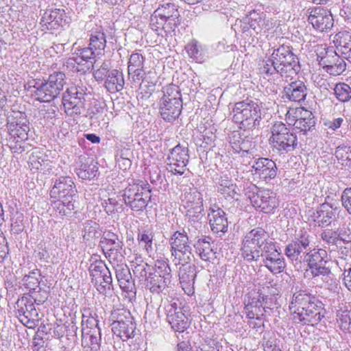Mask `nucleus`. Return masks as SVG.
<instances>
[{
	"label": "nucleus",
	"mask_w": 351,
	"mask_h": 351,
	"mask_svg": "<svg viewBox=\"0 0 351 351\" xmlns=\"http://www.w3.org/2000/svg\"><path fill=\"white\" fill-rule=\"evenodd\" d=\"M300 70L297 56L290 46L281 45L274 48L269 58L261 68V71L267 75L278 73L286 78L295 75Z\"/></svg>",
	"instance_id": "obj_1"
},
{
	"label": "nucleus",
	"mask_w": 351,
	"mask_h": 351,
	"mask_svg": "<svg viewBox=\"0 0 351 351\" xmlns=\"http://www.w3.org/2000/svg\"><path fill=\"white\" fill-rule=\"evenodd\" d=\"M272 241L269 233L261 227L246 232L241 242V255L247 261H258Z\"/></svg>",
	"instance_id": "obj_2"
},
{
	"label": "nucleus",
	"mask_w": 351,
	"mask_h": 351,
	"mask_svg": "<svg viewBox=\"0 0 351 351\" xmlns=\"http://www.w3.org/2000/svg\"><path fill=\"white\" fill-rule=\"evenodd\" d=\"M261 104L257 100L245 99L234 104L232 119L243 130H253L261 120Z\"/></svg>",
	"instance_id": "obj_3"
},
{
	"label": "nucleus",
	"mask_w": 351,
	"mask_h": 351,
	"mask_svg": "<svg viewBox=\"0 0 351 351\" xmlns=\"http://www.w3.org/2000/svg\"><path fill=\"white\" fill-rule=\"evenodd\" d=\"M65 84V74L62 72H53L47 80L36 82L34 95L40 102H50L60 95Z\"/></svg>",
	"instance_id": "obj_4"
},
{
	"label": "nucleus",
	"mask_w": 351,
	"mask_h": 351,
	"mask_svg": "<svg viewBox=\"0 0 351 351\" xmlns=\"http://www.w3.org/2000/svg\"><path fill=\"white\" fill-rule=\"evenodd\" d=\"M151 189L146 181L138 180L129 184L123 191V199L125 204L134 211H142L146 208L150 199Z\"/></svg>",
	"instance_id": "obj_5"
},
{
	"label": "nucleus",
	"mask_w": 351,
	"mask_h": 351,
	"mask_svg": "<svg viewBox=\"0 0 351 351\" xmlns=\"http://www.w3.org/2000/svg\"><path fill=\"white\" fill-rule=\"evenodd\" d=\"M110 320L113 333L123 341L134 337L136 324L130 311L124 308L114 309L111 313Z\"/></svg>",
	"instance_id": "obj_6"
},
{
	"label": "nucleus",
	"mask_w": 351,
	"mask_h": 351,
	"mask_svg": "<svg viewBox=\"0 0 351 351\" xmlns=\"http://www.w3.org/2000/svg\"><path fill=\"white\" fill-rule=\"evenodd\" d=\"M172 262L176 265L189 263L192 256V249L189 237L184 230L176 231L169 239Z\"/></svg>",
	"instance_id": "obj_7"
},
{
	"label": "nucleus",
	"mask_w": 351,
	"mask_h": 351,
	"mask_svg": "<svg viewBox=\"0 0 351 351\" xmlns=\"http://www.w3.org/2000/svg\"><path fill=\"white\" fill-rule=\"evenodd\" d=\"M167 320L176 332H182L189 326L187 310L179 299H172L165 305Z\"/></svg>",
	"instance_id": "obj_8"
},
{
	"label": "nucleus",
	"mask_w": 351,
	"mask_h": 351,
	"mask_svg": "<svg viewBox=\"0 0 351 351\" xmlns=\"http://www.w3.org/2000/svg\"><path fill=\"white\" fill-rule=\"evenodd\" d=\"M270 140L274 148L287 153L293 152L298 143L296 135L281 122L276 123L272 126Z\"/></svg>",
	"instance_id": "obj_9"
},
{
	"label": "nucleus",
	"mask_w": 351,
	"mask_h": 351,
	"mask_svg": "<svg viewBox=\"0 0 351 351\" xmlns=\"http://www.w3.org/2000/svg\"><path fill=\"white\" fill-rule=\"evenodd\" d=\"M34 303L31 298L23 296L18 299L14 305L16 317L21 324L29 328L36 327L40 319Z\"/></svg>",
	"instance_id": "obj_10"
},
{
	"label": "nucleus",
	"mask_w": 351,
	"mask_h": 351,
	"mask_svg": "<svg viewBox=\"0 0 351 351\" xmlns=\"http://www.w3.org/2000/svg\"><path fill=\"white\" fill-rule=\"evenodd\" d=\"M189 161V149L187 145L178 144L170 149L166 165L169 172L182 175Z\"/></svg>",
	"instance_id": "obj_11"
},
{
	"label": "nucleus",
	"mask_w": 351,
	"mask_h": 351,
	"mask_svg": "<svg viewBox=\"0 0 351 351\" xmlns=\"http://www.w3.org/2000/svg\"><path fill=\"white\" fill-rule=\"evenodd\" d=\"M328 253L323 249H313L307 252L304 257V261L308 263V266L313 277L322 276H328L331 274L328 263Z\"/></svg>",
	"instance_id": "obj_12"
},
{
	"label": "nucleus",
	"mask_w": 351,
	"mask_h": 351,
	"mask_svg": "<svg viewBox=\"0 0 351 351\" xmlns=\"http://www.w3.org/2000/svg\"><path fill=\"white\" fill-rule=\"evenodd\" d=\"M252 205L257 210L271 213L279 206V199L275 192L269 189H259L249 196Z\"/></svg>",
	"instance_id": "obj_13"
},
{
	"label": "nucleus",
	"mask_w": 351,
	"mask_h": 351,
	"mask_svg": "<svg viewBox=\"0 0 351 351\" xmlns=\"http://www.w3.org/2000/svg\"><path fill=\"white\" fill-rule=\"evenodd\" d=\"M184 208L186 209V220L189 226H191L195 230L201 228V219L202 218L203 199L199 193H194L190 195L186 201Z\"/></svg>",
	"instance_id": "obj_14"
},
{
	"label": "nucleus",
	"mask_w": 351,
	"mask_h": 351,
	"mask_svg": "<svg viewBox=\"0 0 351 351\" xmlns=\"http://www.w3.org/2000/svg\"><path fill=\"white\" fill-rule=\"evenodd\" d=\"M40 272L38 269L30 271L22 279L23 286L29 291V297L37 305L43 304L47 299L48 294L40 287Z\"/></svg>",
	"instance_id": "obj_15"
},
{
	"label": "nucleus",
	"mask_w": 351,
	"mask_h": 351,
	"mask_svg": "<svg viewBox=\"0 0 351 351\" xmlns=\"http://www.w3.org/2000/svg\"><path fill=\"white\" fill-rule=\"evenodd\" d=\"M12 118H8L7 128L10 138L16 141L25 142L28 138L29 122L25 114L21 112H14Z\"/></svg>",
	"instance_id": "obj_16"
},
{
	"label": "nucleus",
	"mask_w": 351,
	"mask_h": 351,
	"mask_svg": "<svg viewBox=\"0 0 351 351\" xmlns=\"http://www.w3.org/2000/svg\"><path fill=\"white\" fill-rule=\"evenodd\" d=\"M310 235L307 231L300 230L294 239L286 246L285 253L292 261H297L302 254L304 256L310 247Z\"/></svg>",
	"instance_id": "obj_17"
},
{
	"label": "nucleus",
	"mask_w": 351,
	"mask_h": 351,
	"mask_svg": "<svg viewBox=\"0 0 351 351\" xmlns=\"http://www.w3.org/2000/svg\"><path fill=\"white\" fill-rule=\"evenodd\" d=\"M97 53L90 47L77 49L73 53V56L66 60V66H73V69L77 71H85L93 67L92 59Z\"/></svg>",
	"instance_id": "obj_18"
},
{
	"label": "nucleus",
	"mask_w": 351,
	"mask_h": 351,
	"mask_svg": "<svg viewBox=\"0 0 351 351\" xmlns=\"http://www.w3.org/2000/svg\"><path fill=\"white\" fill-rule=\"evenodd\" d=\"M286 119L289 124H292L295 128L303 132L309 130L315 123L311 112L303 108L290 109L286 114Z\"/></svg>",
	"instance_id": "obj_19"
},
{
	"label": "nucleus",
	"mask_w": 351,
	"mask_h": 351,
	"mask_svg": "<svg viewBox=\"0 0 351 351\" xmlns=\"http://www.w3.org/2000/svg\"><path fill=\"white\" fill-rule=\"evenodd\" d=\"M77 189L72 178L61 176L54 181V184L50 191V195L53 198H64L74 200Z\"/></svg>",
	"instance_id": "obj_20"
},
{
	"label": "nucleus",
	"mask_w": 351,
	"mask_h": 351,
	"mask_svg": "<svg viewBox=\"0 0 351 351\" xmlns=\"http://www.w3.org/2000/svg\"><path fill=\"white\" fill-rule=\"evenodd\" d=\"M261 258L263 259L264 265L274 274H279L285 268V258L277 250L273 241L269 243V246H266V250Z\"/></svg>",
	"instance_id": "obj_21"
},
{
	"label": "nucleus",
	"mask_w": 351,
	"mask_h": 351,
	"mask_svg": "<svg viewBox=\"0 0 351 351\" xmlns=\"http://www.w3.org/2000/svg\"><path fill=\"white\" fill-rule=\"evenodd\" d=\"M250 171L252 175L258 176L265 181L276 178L278 168L272 160L267 158H258L252 165Z\"/></svg>",
	"instance_id": "obj_22"
},
{
	"label": "nucleus",
	"mask_w": 351,
	"mask_h": 351,
	"mask_svg": "<svg viewBox=\"0 0 351 351\" xmlns=\"http://www.w3.org/2000/svg\"><path fill=\"white\" fill-rule=\"evenodd\" d=\"M180 18L168 16L158 13H154L151 15L149 25L152 30L157 32L159 35L162 31L167 34H171L180 24Z\"/></svg>",
	"instance_id": "obj_23"
},
{
	"label": "nucleus",
	"mask_w": 351,
	"mask_h": 351,
	"mask_svg": "<svg viewBox=\"0 0 351 351\" xmlns=\"http://www.w3.org/2000/svg\"><path fill=\"white\" fill-rule=\"evenodd\" d=\"M308 21L315 29L320 32L327 31L333 25L332 14L322 7L312 9L309 12Z\"/></svg>",
	"instance_id": "obj_24"
},
{
	"label": "nucleus",
	"mask_w": 351,
	"mask_h": 351,
	"mask_svg": "<svg viewBox=\"0 0 351 351\" xmlns=\"http://www.w3.org/2000/svg\"><path fill=\"white\" fill-rule=\"evenodd\" d=\"M308 92V89L302 80H291L283 88L282 98L301 104L306 99Z\"/></svg>",
	"instance_id": "obj_25"
},
{
	"label": "nucleus",
	"mask_w": 351,
	"mask_h": 351,
	"mask_svg": "<svg viewBox=\"0 0 351 351\" xmlns=\"http://www.w3.org/2000/svg\"><path fill=\"white\" fill-rule=\"evenodd\" d=\"M322 303L319 300L305 308L302 313L298 312L293 319L295 322L314 326L317 324L324 317Z\"/></svg>",
	"instance_id": "obj_26"
},
{
	"label": "nucleus",
	"mask_w": 351,
	"mask_h": 351,
	"mask_svg": "<svg viewBox=\"0 0 351 351\" xmlns=\"http://www.w3.org/2000/svg\"><path fill=\"white\" fill-rule=\"evenodd\" d=\"M319 64L327 73L334 76L341 74L346 69L343 59L334 51L326 52L319 60Z\"/></svg>",
	"instance_id": "obj_27"
},
{
	"label": "nucleus",
	"mask_w": 351,
	"mask_h": 351,
	"mask_svg": "<svg viewBox=\"0 0 351 351\" xmlns=\"http://www.w3.org/2000/svg\"><path fill=\"white\" fill-rule=\"evenodd\" d=\"M318 300L314 295L309 293L307 290H300L295 292L292 297L291 301L289 304V308L292 313L293 317L296 315L298 312L302 313L305 308L309 306Z\"/></svg>",
	"instance_id": "obj_28"
},
{
	"label": "nucleus",
	"mask_w": 351,
	"mask_h": 351,
	"mask_svg": "<svg viewBox=\"0 0 351 351\" xmlns=\"http://www.w3.org/2000/svg\"><path fill=\"white\" fill-rule=\"evenodd\" d=\"M100 246L106 257L112 258V254H121L123 242L116 234L110 230H106L101 239Z\"/></svg>",
	"instance_id": "obj_29"
},
{
	"label": "nucleus",
	"mask_w": 351,
	"mask_h": 351,
	"mask_svg": "<svg viewBox=\"0 0 351 351\" xmlns=\"http://www.w3.org/2000/svg\"><path fill=\"white\" fill-rule=\"evenodd\" d=\"M209 223L214 233L224 234L228 230V219L223 210L217 205L212 206L208 213Z\"/></svg>",
	"instance_id": "obj_30"
},
{
	"label": "nucleus",
	"mask_w": 351,
	"mask_h": 351,
	"mask_svg": "<svg viewBox=\"0 0 351 351\" xmlns=\"http://www.w3.org/2000/svg\"><path fill=\"white\" fill-rule=\"evenodd\" d=\"M115 274L120 288L126 292L129 296H134L135 285L130 269L126 265H117L115 267Z\"/></svg>",
	"instance_id": "obj_31"
},
{
	"label": "nucleus",
	"mask_w": 351,
	"mask_h": 351,
	"mask_svg": "<svg viewBox=\"0 0 351 351\" xmlns=\"http://www.w3.org/2000/svg\"><path fill=\"white\" fill-rule=\"evenodd\" d=\"M28 164L32 170L43 171L44 173H49L52 167V162L49 156L39 148L33 149Z\"/></svg>",
	"instance_id": "obj_32"
},
{
	"label": "nucleus",
	"mask_w": 351,
	"mask_h": 351,
	"mask_svg": "<svg viewBox=\"0 0 351 351\" xmlns=\"http://www.w3.org/2000/svg\"><path fill=\"white\" fill-rule=\"evenodd\" d=\"M247 21L251 29L257 34L261 32L265 33L276 25V21L274 19H266L265 14L263 12L258 13L255 11L250 12Z\"/></svg>",
	"instance_id": "obj_33"
},
{
	"label": "nucleus",
	"mask_w": 351,
	"mask_h": 351,
	"mask_svg": "<svg viewBox=\"0 0 351 351\" xmlns=\"http://www.w3.org/2000/svg\"><path fill=\"white\" fill-rule=\"evenodd\" d=\"M144 62L145 58L141 53L133 52L130 55L128 63V71L134 81H140L144 78Z\"/></svg>",
	"instance_id": "obj_34"
},
{
	"label": "nucleus",
	"mask_w": 351,
	"mask_h": 351,
	"mask_svg": "<svg viewBox=\"0 0 351 351\" xmlns=\"http://www.w3.org/2000/svg\"><path fill=\"white\" fill-rule=\"evenodd\" d=\"M80 165L75 169V172L80 178L83 180H91L97 176L98 167L93 160L80 156L78 158Z\"/></svg>",
	"instance_id": "obj_35"
},
{
	"label": "nucleus",
	"mask_w": 351,
	"mask_h": 351,
	"mask_svg": "<svg viewBox=\"0 0 351 351\" xmlns=\"http://www.w3.org/2000/svg\"><path fill=\"white\" fill-rule=\"evenodd\" d=\"M89 271L93 284L101 283V280H104L106 286L109 285L111 273L103 261H96L93 263L89 267Z\"/></svg>",
	"instance_id": "obj_36"
},
{
	"label": "nucleus",
	"mask_w": 351,
	"mask_h": 351,
	"mask_svg": "<svg viewBox=\"0 0 351 351\" xmlns=\"http://www.w3.org/2000/svg\"><path fill=\"white\" fill-rule=\"evenodd\" d=\"M182 102L178 100L160 101V113L163 119L167 121L176 120L181 113Z\"/></svg>",
	"instance_id": "obj_37"
},
{
	"label": "nucleus",
	"mask_w": 351,
	"mask_h": 351,
	"mask_svg": "<svg viewBox=\"0 0 351 351\" xmlns=\"http://www.w3.org/2000/svg\"><path fill=\"white\" fill-rule=\"evenodd\" d=\"M171 276L150 274L147 278L146 287L153 293L162 292L171 282Z\"/></svg>",
	"instance_id": "obj_38"
},
{
	"label": "nucleus",
	"mask_w": 351,
	"mask_h": 351,
	"mask_svg": "<svg viewBox=\"0 0 351 351\" xmlns=\"http://www.w3.org/2000/svg\"><path fill=\"white\" fill-rule=\"evenodd\" d=\"M189 263H182L179 264L182 265L179 271V278L184 289L192 287L196 278L195 266Z\"/></svg>",
	"instance_id": "obj_39"
},
{
	"label": "nucleus",
	"mask_w": 351,
	"mask_h": 351,
	"mask_svg": "<svg viewBox=\"0 0 351 351\" xmlns=\"http://www.w3.org/2000/svg\"><path fill=\"white\" fill-rule=\"evenodd\" d=\"M62 104L65 113L68 116L72 117L81 114L82 110L84 108V101L71 97L69 94L64 93Z\"/></svg>",
	"instance_id": "obj_40"
},
{
	"label": "nucleus",
	"mask_w": 351,
	"mask_h": 351,
	"mask_svg": "<svg viewBox=\"0 0 351 351\" xmlns=\"http://www.w3.org/2000/svg\"><path fill=\"white\" fill-rule=\"evenodd\" d=\"M124 79L122 73L113 69L108 73L105 81V87L110 93H114L121 91L124 86Z\"/></svg>",
	"instance_id": "obj_41"
},
{
	"label": "nucleus",
	"mask_w": 351,
	"mask_h": 351,
	"mask_svg": "<svg viewBox=\"0 0 351 351\" xmlns=\"http://www.w3.org/2000/svg\"><path fill=\"white\" fill-rule=\"evenodd\" d=\"M106 46V35L101 27L93 30L90 34L89 47L97 55H101Z\"/></svg>",
	"instance_id": "obj_42"
},
{
	"label": "nucleus",
	"mask_w": 351,
	"mask_h": 351,
	"mask_svg": "<svg viewBox=\"0 0 351 351\" xmlns=\"http://www.w3.org/2000/svg\"><path fill=\"white\" fill-rule=\"evenodd\" d=\"M217 186L218 191L225 197L233 198L237 194V186L227 174L220 176L217 182Z\"/></svg>",
	"instance_id": "obj_43"
},
{
	"label": "nucleus",
	"mask_w": 351,
	"mask_h": 351,
	"mask_svg": "<svg viewBox=\"0 0 351 351\" xmlns=\"http://www.w3.org/2000/svg\"><path fill=\"white\" fill-rule=\"evenodd\" d=\"M199 258L205 262H212L216 258L213 246L206 239L199 240L195 245Z\"/></svg>",
	"instance_id": "obj_44"
},
{
	"label": "nucleus",
	"mask_w": 351,
	"mask_h": 351,
	"mask_svg": "<svg viewBox=\"0 0 351 351\" xmlns=\"http://www.w3.org/2000/svg\"><path fill=\"white\" fill-rule=\"evenodd\" d=\"M63 14V10H48L44 13L41 21L45 25H48L50 26V28H56V26L61 24Z\"/></svg>",
	"instance_id": "obj_45"
},
{
	"label": "nucleus",
	"mask_w": 351,
	"mask_h": 351,
	"mask_svg": "<svg viewBox=\"0 0 351 351\" xmlns=\"http://www.w3.org/2000/svg\"><path fill=\"white\" fill-rule=\"evenodd\" d=\"M58 199L52 204L53 209L61 217L69 215L75 208L74 200L64 198Z\"/></svg>",
	"instance_id": "obj_46"
},
{
	"label": "nucleus",
	"mask_w": 351,
	"mask_h": 351,
	"mask_svg": "<svg viewBox=\"0 0 351 351\" xmlns=\"http://www.w3.org/2000/svg\"><path fill=\"white\" fill-rule=\"evenodd\" d=\"M335 156L339 164L351 168V145H339L336 148Z\"/></svg>",
	"instance_id": "obj_47"
},
{
	"label": "nucleus",
	"mask_w": 351,
	"mask_h": 351,
	"mask_svg": "<svg viewBox=\"0 0 351 351\" xmlns=\"http://www.w3.org/2000/svg\"><path fill=\"white\" fill-rule=\"evenodd\" d=\"M336 320L338 326L345 332L351 333V311L337 310Z\"/></svg>",
	"instance_id": "obj_48"
},
{
	"label": "nucleus",
	"mask_w": 351,
	"mask_h": 351,
	"mask_svg": "<svg viewBox=\"0 0 351 351\" xmlns=\"http://www.w3.org/2000/svg\"><path fill=\"white\" fill-rule=\"evenodd\" d=\"M153 240L154 235L149 230L140 231L137 234L138 245L143 247L147 254H150L154 250Z\"/></svg>",
	"instance_id": "obj_49"
},
{
	"label": "nucleus",
	"mask_w": 351,
	"mask_h": 351,
	"mask_svg": "<svg viewBox=\"0 0 351 351\" xmlns=\"http://www.w3.org/2000/svg\"><path fill=\"white\" fill-rule=\"evenodd\" d=\"M99 225L93 220H87L83 223L82 237L84 241H90L97 237Z\"/></svg>",
	"instance_id": "obj_50"
},
{
	"label": "nucleus",
	"mask_w": 351,
	"mask_h": 351,
	"mask_svg": "<svg viewBox=\"0 0 351 351\" xmlns=\"http://www.w3.org/2000/svg\"><path fill=\"white\" fill-rule=\"evenodd\" d=\"M323 205L320 209L313 213V221L317 223L319 226H326L330 223L333 213L332 210H324Z\"/></svg>",
	"instance_id": "obj_51"
},
{
	"label": "nucleus",
	"mask_w": 351,
	"mask_h": 351,
	"mask_svg": "<svg viewBox=\"0 0 351 351\" xmlns=\"http://www.w3.org/2000/svg\"><path fill=\"white\" fill-rule=\"evenodd\" d=\"M163 96L160 99V101H171L173 100H178L180 102H182L181 99V95L180 93V88L178 86L174 84H169L163 88Z\"/></svg>",
	"instance_id": "obj_52"
},
{
	"label": "nucleus",
	"mask_w": 351,
	"mask_h": 351,
	"mask_svg": "<svg viewBox=\"0 0 351 351\" xmlns=\"http://www.w3.org/2000/svg\"><path fill=\"white\" fill-rule=\"evenodd\" d=\"M185 49L191 58L197 62L202 61L204 58L202 47L197 40H193L189 42L185 47Z\"/></svg>",
	"instance_id": "obj_53"
},
{
	"label": "nucleus",
	"mask_w": 351,
	"mask_h": 351,
	"mask_svg": "<svg viewBox=\"0 0 351 351\" xmlns=\"http://www.w3.org/2000/svg\"><path fill=\"white\" fill-rule=\"evenodd\" d=\"M336 98L341 102H347L351 99V87L346 83H338L334 88Z\"/></svg>",
	"instance_id": "obj_54"
},
{
	"label": "nucleus",
	"mask_w": 351,
	"mask_h": 351,
	"mask_svg": "<svg viewBox=\"0 0 351 351\" xmlns=\"http://www.w3.org/2000/svg\"><path fill=\"white\" fill-rule=\"evenodd\" d=\"M154 13H158L160 14H163L165 16H168L170 17H180V12L177 6L171 3H167L158 6V8L155 10Z\"/></svg>",
	"instance_id": "obj_55"
},
{
	"label": "nucleus",
	"mask_w": 351,
	"mask_h": 351,
	"mask_svg": "<svg viewBox=\"0 0 351 351\" xmlns=\"http://www.w3.org/2000/svg\"><path fill=\"white\" fill-rule=\"evenodd\" d=\"M338 37L337 42L338 43L337 48L341 53L344 52V49H350L351 48V32L348 31L340 32L337 34Z\"/></svg>",
	"instance_id": "obj_56"
},
{
	"label": "nucleus",
	"mask_w": 351,
	"mask_h": 351,
	"mask_svg": "<svg viewBox=\"0 0 351 351\" xmlns=\"http://www.w3.org/2000/svg\"><path fill=\"white\" fill-rule=\"evenodd\" d=\"M87 88L82 84L79 83L69 87L64 93L69 94L71 97L85 101L84 96Z\"/></svg>",
	"instance_id": "obj_57"
},
{
	"label": "nucleus",
	"mask_w": 351,
	"mask_h": 351,
	"mask_svg": "<svg viewBox=\"0 0 351 351\" xmlns=\"http://www.w3.org/2000/svg\"><path fill=\"white\" fill-rule=\"evenodd\" d=\"M110 68V62L108 60L104 61L100 67L95 70L93 73V75L96 81L101 82L107 77L108 73H110L109 71Z\"/></svg>",
	"instance_id": "obj_58"
},
{
	"label": "nucleus",
	"mask_w": 351,
	"mask_h": 351,
	"mask_svg": "<svg viewBox=\"0 0 351 351\" xmlns=\"http://www.w3.org/2000/svg\"><path fill=\"white\" fill-rule=\"evenodd\" d=\"M240 142V153L242 156H245V154H253L255 149V143L250 139H243L239 138Z\"/></svg>",
	"instance_id": "obj_59"
},
{
	"label": "nucleus",
	"mask_w": 351,
	"mask_h": 351,
	"mask_svg": "<svg viewBox=\"0 0 351 351\" xmlns=\"http://www.w3.org/2000/svg\"><path fill=\"white\" fill-rule=\"evenodd\" d=\"M154 274L171 276V269L165 260L157 259L155 261V271Z\"/></svg>",
	"instance_id": "obj_60"
},
{
	"label": "nucleus",
	"mask_w": 351,
	"mask_h": 351,
	"mask_svg": "<svg viewBox=\"0 0 351 351\" xmlns=\"http://www.w3.org/2000/svg\"><path fill=\"white\" fill-rule=\"evenodd\" d=\"M149 269V265L147 264H141V266H138L137 267H132V271L134 273V276L135 278H138L140 282L141 281H147V275L148 273L147 269Z\"/></svg>",
	"instance_id": "obj_61"
},
{
	"label": "nucleus",
	"mask_w": 351,
	"mask_h": 351,
	"mask_svg": "<svg viewBox=\"0 0 351 351\" xmlns=\"http://www.w3.org/2000/svg\"><path fill=\"white\" fill-rule=\"evenodd\" d=\"M340 269L343 271V281L346 287L351 291V265L346 263L343 265L341 263Z\"/></svg>",
	"instance_id": "obj_62"
},
{
	"label": "nucleus",
	"mask_w": 351,
	"mask_h": 351,
	"mask_svg": "<svg viewBox=\"0 0 351 351\" xmlns=\"http://www.w3.org/2000/svg\"><path fill=\"white\" fill-rule=\"evenodd\" d=\"M342 206L351 215V187L345 189L341 194Z\"/></svg>",
	"instance_id": "obj_63"
},
{
	"label": "nucleus",
	"mask_w": 351,
	"mask_h": 351,
	"mask_svg": "<svg viewBox=\"0 0 351 351\" xmlns=\"http://www.w3.org/2000/svg\"><path fill=\"white\" fill-rule=\"evenodd\" d=\"M103 208L105 211L108 214H112L117 211L119 203L115 198H108L102 203Z\"/></svg>",
	"instance_id": "obj_64"
}]
</instances>
